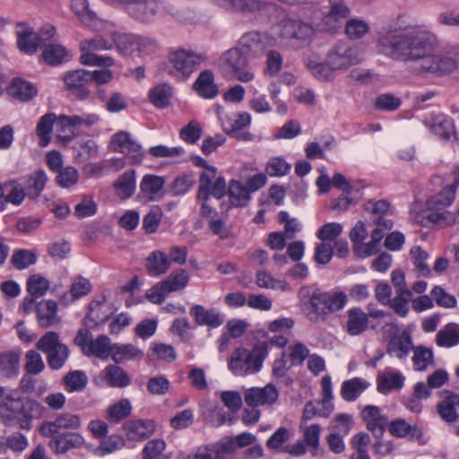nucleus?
I'll return each instance as SVG.
<instances>
[{"label":"nucleus","instance_id":"61","mask_svg":"<svg viewBox=\"0 0 459 459\" xmlns=\"http://www.w3.org/2000/svg\"><path fill=\"white\" fill-rule=\"evenodd\" d=\"M216 169L214 167H207L202 172L199 179V189L197 197L199 200L206 201L210 195V186L212 184V180L215 178Z\"/></svg>","mask_w":459,"mask_h":459},{"label":"nucleus","instance_id":"23","mask_svg":"<svg viewBox=\"0 0 459 459\" xmlns=\"http://www.w3.org/2000/svg\"><path fill=\"white\" fill-rule=\"evenodd\" d=\"M64 82L68 90L81 100L86 99L89 90L86 85L91 82L90 71L80 69L65 74Z\"/></svg>","mask_w":459,"mask_h":459},{"label":"nucleus","instance_id":"33","mask_svg":"<svg viewBox=\"0 0 459 459\" xmlns=\"http://www.w3.org/2000/svg\"><path fill=\"white\" fill-rule=\"evenodd\" d=\"M190 315L194 317L196 324L200 325H208L215 328L222 324L221 315L214 308L206 309L204 306L195 305L190 308Z\"/></svg>","mask_w":459,"mask_h":459},{"label":"nucleus","instance_id":"7","mask_svg":"<svg viewBox=\"0 0 459 459\" xmlns=\"http://www.w3.org/2000/svg\"><path fill=\"white\" fill-rule=\"evenodd\" d=\"M111 48L112 44L100 35L92 39H83L80 44V50L82 52L80 61L84 65L111 66L114 63L111 56H100L95 53Z\"/></svg>","mask_w":459,"mask_h":459},{"label":"nucleus","instance_id":"8","mask_svg":"<svg viewBox=\"0 0 459 459\" xmlns=\"http://www.w3.org/2000/svg\"><path fill=\"white\" fill-rule=\"evenodd\" d=\"M74 342L85 356H95L100 359L111 357L113 345L107 335H100L93 340L89 330L80 329Z\"/></svg>","mask_w":459,"mask_h":459},{"label":"nucleus","instance_id":"54","mask_svg":"<svg viewBox=\"0 0 459 459\" xmlns=\"http://www.w3.org/2000/svg\"><path fill=\"white\" fill-rule=\"evenodd\" d=\"M10 262L15 269L24 270L36 264L37 254L31 250L17 249L13 251Z\"/></svg>","mask_w":459,"mask_h":459},{"label":"nucleus","instance_id":"38","mask_svg":"<svg viewBox=\"0 0 459 459\" xmlns=\"http://www.w3.org/2000/svg\"><path fill=\"white\" fill-rule=\"evenodd\" d=\"M101 374L107 384L111 387L124 388L131 383L129 375L117 365H108Z\"/></svg>","mask_w":459,"mask_h":459},{"label":"nucleus","instance_id":"59","mask_svg":"<svg viewBox=\"0 0 459 459\" xmlns=\"http://www.w3.org/2000/svg\"><path fill=\"white\" fill-rule=\"evenodd\" d=\"M411 255L415 270L420 276H427L430 273V268L427 263L429 255L420 247H414L411 249Z\"/></svg>","mask_w":459,"mask_h":459},{"label":"nucleus","instance_id":"63","mask_svg":"<svg viewBox=\"0 0 459 459\" xmlns=\"http://www.w3.org/2000/svg\"><path fill=\"white\" fill-rule=\"evenodd\" d=\"M203 134V128L199 122L191 120L179 132L180 138L190 144L195 143Z\"/></svg>","mask_w":459,"mask_h":459},{"label":"nucleus","instance_id":"32","mask_svg":"<svg viewBox=\"0 0 459 459\" xmlns=\"http://www.w3.org/2000/svg\"><path fill=\"white\" fill-rule=\"evenodd\" d=\"M145 268L151 276H160L166 273L170 268V260L167 253L155 250L147 256Z\"/></svg>","mask_w":459,"mask_h":459},{"label":"nucleus","instance_id":"4","mask_svg":"<svg viewBox=\"0 0 459 459\" xmlns=\"http://www.w3.org/2000/svg\"><path fill=\"white\" fill-rule=\"evenodd\" d=\"M221 71L228 76L241 82L255 79V72L249 65L247 55L237 46L225 51L219 60Z\"/></svg>","mask_w":459,"mask_h":459},{"label":"nucleus","instance_id":"36","mask_svg":"<svg viewBox=\"0 0 459 459\" xmlns=\"http://www.w3.org/2000/svg\"><path fill=\"white\" fill-rule=\"evenodd\" d=\"M91 290V283L89 279L77 275L74 278L70 290L62 297V300L65 303H72L75 300L88 295Z\"/></svg>","mask_w":459,"mask_h":459},{"label":"nucleus","instance_id":"58","mask_svg":"<svg viewBox=\"0 0 459 459\" xmlns=\"http://www.w3.org/2000/svg\"><path fill=\"white\" fill-rule=\"evenodd\" d=\"M368 30V23L361 19H350L345 23V33L351 39H361Z\"/></svg>","mask_w":459,"mask_h":459},{"label":"nucleus","instance_id":"14","mask_svg":"<svg viewBox=\"0 0 459 459\" xmlns=\"http://www.w3.org/2000/svg\"><path fill=\"white\" fill-rule=\"evenodd\" d=\"M314 34V28L299 20L285 19L280 23V36L283 39H295L302 44H307Z\"/></svg>","mask_w":459,"mask_h":459},{"label":"nucleus","instance_id":"56","mask_svg":"<svg viewBox=\"0 0 459 459\" xmlns=\"http://www.w3.org/2000/svg\"><path fill=\"white\" fill-rule=\"evenodd\" d=\"M172 89L168 84L159 85L150 91L149 97L153 105L165 108L169 104Z\"/></svg>","mask_w":459,"mask_h":459},{"label":"nucleus","instance_id":"29","mask_svg":"<svg viewBox=\"0 0 459 459\" xmlns=\"http://www.w3.org/2000/svg\"><path fill=\"white\" fill-rule=\"evenodd\" d=\"M25 196L27 193L24 186L14 181L0 185V211L4 209L6 203L21 204Z\"/></svg>","mask_w":459,"mask_h":459},{"label":"nucleus","instance_id":"18","mask_svg":"<svg viewBox=\"0 0 459 459\" xmlns=\"http://www.w3.org/2000/svg\"><path fill=\"white\" fill-rule=\"evenodd\" d=\"M347 302V296L343 292L313 293L310 299L312 307L316 313L326 315L342 309Z\"/></svg>","mask_w":459,"mask_h":459},{"label":"nucleus","instance_id":"21","mask_svg":"<svg viewBox=\"0 0 459 459\" xmlns=\"http://www.w3.org/2000/svg\"><path fill=\"white\" fill-rule=\"evenodd\" d=\"M424 124L437 136L448 140L455 135L454 121L448 116L437 112L428 115L424 119Z\"/></svg>","mask_w":459,"mask_h":459},{"label":"nucleus","instance_id":"17","mask_svg":"<svg viewBox=\"0 0 459 459\" xmlns=\"http://www.w3.org/2000/svg\"><path fill=\"white\" fill-rule=\"evenodd\" d=\"M329 10L322 18V26L328 31L340 29L351 13L344 0H328Z\"/></svg>","mask_w":459,"mask_h":459},{"label":"nucleus","instance_id":"19","mask_svg":"<svg viewBox=\"0 0 459 459\" xmlns=\"http://www.w3.org/2000/svg\"><path fill=\"white\" fill-rule=\"evenodd\" d=\"M278 389L273 384H267L264 387H251L244 393L245 403L253 408L271 406L278 400Z\"/></svg>","mask_w":459,"mask_h":459},{"label":"nucleus","instance_id":"53","mask_svg":"<svg viewBox=\"0 0 459 459\" xmlns=\"http://www.w3.org/2000/svg\"><path fill=\"white\" fill-rule=\"evenodd\" d=\"M255 282L258 287L263 289L280 290L282 291L290 290V286L285 281L273 278L271 273L264 270L256 272Z\"/></svg>","mask_w":459,"mask_h":459},{"label":"nucleus","instance_id":"42","mask_svg":"<svg viewBox=\"0 0 459 459\" xmlns=\"http://www.w3.org/2000/svg\"><path fill=\"white\" fill-rule=\"evenodd\" d=\"M84 438L76 433L59 435L51 442V447L56 454H65L71 448L82 446Z\"/></svg>","mask_w":459,"mask_h":459},{"label":"nucleus","instance_id":"48","mask_svg":"<svg viewBox=\"0 0 459 459\" xmlns=\"http://www.w3.org/2000/svg\"><path fill=\"white\" fill-rule=\"evenodd\" d=\"M48 177L44 170L38 169L30 174L25 183V191L29 198H37L45 187Z\"/></svg>","mask_w":459,"mask_h":459},{"label":"nucleus","instance_id":"12","mask_svg":"<svg viewBox=\"0 0 459 459\" xmlns=\"http://www.w3.org/2000/svg\"><path fill=\"white\" fill-rule=\"evenodd\" d=\"M276 39L267 33L250 31L244 34L238 42V47L247 55L258 57L264 54L267 48L273 47Z\"/></svg>","mask_w":459,"mask_h":459},{"label":"nucleus","instance_id":"3","mask_svg":"<svg viewBox=\"0 0 459 459\" xmlns=\"http://www.w3.org/2000/svg\"><path fill=\"white\" fill-rule=\"evenodd\" d=\"M267 344L260 342L252 351L245 348L236 349L230 359L229 369L236 376H247L258 372L266 357Z\"/></svg>","mask_w":459,"mask_h":459},{"label":"nucleus","instance_id":"52","mask_svg":"<svg viewBox=\"0 0 459 459\" xmlns=\"http://www.w3.org/2000/svg\"><path fill=\"white\" fill-rule=\"evenodd\" d=\"M112 39L117 49L125 56L130 55L135 50L136 35L115 31L112 33Z\"/></svg>","mask_w":459,"mask_h":459},{"label":"nucleus","instance_id":"28","mask_svg":"<svg viewBox=\"0 0 459 459\" xmlns=\"http://www.w3.org/2000/svg\"><path fill=\"white\" fill-rule=\"evenodd\" d=\"M368 326V316L361 308L354 307L347 311L345 331L348 334L355 336L364 333Z\"/></svg>","mask_w":459,"mask_h":459},{"label":"nucleus","instance_id":"44","mask_svg":"<svg viewBox=\"0 0 459 459\" xmlns=\"http://www.w3.org/2000/svg\"><path fill=\"white\" fill-rule=\"evenodd\" d=\"M436 343L439 347L451 348L459 344V325L448 323L436 335Z\"/></svg>","mask_w":459,"mask_h":459},{"label":"nucleus","instance_id":"57","mask_svg":"<svg viewBox=\"0 0 459 459\" xmlns=\"http://www.w3.org/2000/svg\"><path fill=\"white\" fill-rule=\"evenodd\" d=\"M352 424V416L350 414L342 413L335 416V418L332 420L329 429L331 433L345 437L349 434Z\"/></svg>","mask_w":459,"mask_h":459},{"label":"nucleus","instance_id":"9","mask_svg":"<svg viewBox=\"0 0 459 459\" xmlns=\"http://www.w3.org/2000/svg\"><path fill=\"white\" fill-rule=\"evenodd\" d=\"M326 60L333 70H346L362 61L359 51L348 42H337L327 53Z\"/></svg>","mask_w":459,"mask_h":459},{"label":"nucleus","instance_id":"16","mask_svg":"<svg viewBox=\"0 0 459 459\" xmlns=\"http://www.w3.org/2000/svg\"><path fill=\"white\" fill-rule=\"evenodd\" d=\"M82 425L79 415L71 412L58 414L54 420L45 421L40 426V433L46 437H53L62 430H75Z\"/></svg>","mask_w":459,"mask_h":459},{"label":"nucleus","instance_id":"15","mask_svg":"<svg viewBox=\"0 0 459 459\" xmlns=\"http://www.w3.org/2000/svg\"><path fill=\"white\" fill-rule=\"evenodd\" d=\"M321 387L323 392V398L321 401V409H316L312 402H307L303 410V420H311L315 416L328 417L333 410L332 403V380L329 376H325L321 379Z\"/></svg>","mask_w":459,"mask_h":459},{"label":"nucleus","instance_id":"26","mask_svg":"<svg viewBox=\"0 0 459 459\" xmlns=\"http://www.w3.org/2000/svg\"><path fill=\"white\" fill-rule=\"evenodd\" d=\"M404 380L400 371L387 369L377 374V389L380 394H386L393 390L402 389Z\"/></svg>","mask_w":459,"mask_h":459},{"label":"nucleus","instance_id":"37","mask_svg":"<svg viewBox=\"0 0 459 459\" xmlns=\"http://www.w3.org/2000/svg\"><path fill=\"white\" fill-rule=\"evenodd\" d=\"M250 115L247 112L230 113L226 114L221 118V126L223 131L231 136L242 130L245 126H247L250 124Z\"/></svg>","mask_w":459,"mask_h":459},{"label":"nucleus","instance_id":"40","mask_svg":"<svg viewBox=\"0 0 459 459\" xmlns=\"http://www.w3.org/2000/svg\"><path fill=\"white\" fill-rule=\"evenodd\" d=\"M113 187L120 199L131 197L135 190V171L134 169L125 171L113 183Z\"/></svg>","mask_w":459,"mask_h":459},{"label":"nucleus","instance_id":"41","mask_svg":"<svg viewBox=\"0 0 459 459\" xmlns=\"http://www.w3.org/2000/svg\"><path fill=\"white\" fill-rule=\"evenodd\" d=\"M20 368V353L7 351L0 353V375L12 378L18 375Z\"/></svg>","mask_w":459,"mask_h":459},{"label":"nucleus","instance_id":"30","mask_svg":"<svg viewBox=\"0 0 459 459\" xmlns=\"http://www.w3.org/2000/svg\"><path fill=\"white\" fill-rule=\"evenodd\" d=\"M164 178L155 175H145L141 183V194L150 201L160 200L164 194Z\"/></svg>","mask_w":459,"mask_h":459},{"label":"nucleus","instance_id":"39","mask_svg":"<svg viewBox=\"0 0 459 459\" xmlns=\"http://www.w3.org/2000/svg\"><path fill=\"white\" fill-rule=\"evenodd\" d=\"M17 45L21 51L26 54H33L37 51L39 42L31 28L20 25L17 30Z\"/></svg>","mask_w":459,"mask_h":459},{"label":"nucleus","instance_id":"1","mask_svg":"<svg viewBox=\"0 0 459 459\" xmlns=\"http://www.w3.org/2000/svg\"><path fill=\"white\" fill-rule=\"evenodd\" d=\"M437 45L436 36L422 30L391 29L377 39L381 54L394 60L411 63L412 69L419 74H450L459 67V53H435Z\"/></svg>","mask_w":459,"mask_h":459},{"label":"nucleus","instance_id":"35","mask_svg":"<svg viewBox=\"0 0 459 459\" xmlns=\"http://www.w3.org/2000/svg\"><path fill=\"white\" fill-rule=\"evenodd\" d=\"M455 193V186H446L437 195L430 196L426 204L429 209L436 212H450L446 208L454 202Z\"/></svg>","mask_w":459,"mask_h":459},{"label":"nucleus","instance_id":"55","mask_svg":"<svg viewBox=\"0 0 459 459\" xmlns=\"http://www.w3.org/2000/svg\"><path fill=\"white\" fill-rule=\"evenodd\" d=\"M26 288L30 296L40 298L49 289V281L40 274H33L27 280Z\"/></svg>","mask_w":459,"mask_h":459},{"label":"nucleus","instance_id":"11","mask_svg":"<svg viewBox=\"0 0 459 459\" xmlns=\"http://www.w3.org/2000/svg\"><path fill=\"white\" fill-rule=\"evenodd\" d=\"M204 56L199 54L179 50L169 56V73L180 80H185L204 62Z\"/></svg>","mask_w":459,"mask_h":459},{"label":"nucleus","instance_id":"6","mask_svg":"<svg viewBox=\"0 0 459 459\" xmlns=\"http://www.w3.org/2000/svg\"><path fill=\"white\" fill-rule=\"evenodd\" d=\"M189 279V273L185 269H178L149 289L146 299L153 304H161L169 293L185 289Z\"/></svg>","mask_w":459,"mask_h":459},{"label":"nucleus","instance_id":"49","mask_svg":"<svg viewBox=\"0 0 459 459\" xmlns=\"http://www.w3.org/2000/svg\"><path fill=\"white\" fill-rule=\"evenodd\" d=\"M66 48L60 44H46L41 56L45 63L49 65L62 64L67 57Z\"/></svg>","mask_w":459,"mask_h":459},{"label":"nucleus","instance_id":"45","mask_svg":"<svg viewBox=\"0 0 459 459\" xmlns=\"http://www.w3.org/2000/svg\"><path fill=\"white\" fill-rule=\"evenodd\" d=\"M8 93L18 100L28 101L36 95L37 91L31 83L20 78H15L8 87Z\"/></svg>","mask_w":459,"mask_h":459},{"label":"nucleus","instance_id":"62","mask_svg":"<svg viewBox=\"0 0 459 459\" xmlns=\"http://www.w3.org/2000/svg\"><path fill=\"white\" fill-rule=\"evenodd\" d=\"M45 369V363L41 355L34 351L30 350L25 354L24 370L27 373L39 375Z\"/></svg>","mask_w":459,"mask_h":459},{"label":"nucleus","instance_id":"25","mask_svg":"<svg viewBox=\"0 0 459 459\" xmlns=\"http://www.w3.org/2000/svg\"><path fill=\"white\" fill-rule=\"evenodd\" d=\"M129 440L138 441L148 438L155 430V424L149 420H131L123 425Z\"/></svg>","mask_w":459,"mask_h":459},{"label":"nucleus","instance_id":"31","mask_svg":"<svg viewBox=\"0 0 459 459\" xmlns=\"http://www.w3.org/2000/svg\"><path fill=\"white\" fill-rule=\"evenodd\" d=\"M58 117L54 113H48L42 116L37 125V134L39 137V144L43 147L47 146L50 142V134L53 126H56V120ZM58 132V136L63 137L61 128L56 127ZM68 141L71 139V135H64Z\"/></svg>","mask_w":459,"mask_h":459},{"label":"nucleus","instance_id":"47","mask_svg":"<svg viewBox=\"0 0 459 459\" xmlns=\"http://www.w3.org/2000/svg\"><path fill=\"white\" fill-rule=\"evenodd\" d=\"M143 352L133 344H113L111 358L116 363L142 359Z\"/></svg>","mask_w":459,"mask_h":459},{"label":"nucleus","instance_id":"24","mask_svg":"<svg viewBox=\"0 0 459 459\" xmlns=\"http://www.w3.org/2000/svg\"><path fill=\"white\" fill-rule=\"evenodd\" d=\"M37 321L41 328H50L61 323L57 304L54 300H41L36 306Z\"/></svg>","mask_w":459,"mask_h":459},{"label":"nucleus","instance_id":"34","mask_svg":"<svg viewBox=\"0 0 459 459\" xmlns=\"http://www.w3.org/2000/svg\"><path fill=\"white\" fill-rule=\"evenodd\" d=\"M412 349V342L410 335L403 332L399 335L390 338L386 351L390 356L397 359H404Z\"/></svg>","mask_w":459,"mask_h":459},{"label":"nucleus","instance_id":"2","mask_svg":"<svg viewBox=\"0 0 459 459\" xmlns=\"http://www.w3.org/2000/svg\"><path fill=\"white\" fill-rule=\"evenodd\" d=\"M42 406L30 398H23L17 389L0 385V420L5 427L18 426L24 430L32 428V420L39 417Z\"/></svg>","mask_w":459,"mask_h":459},{"label":"nucleus","instance_id":"5","mask_svg":"<svg viewBox=\"0 0 459 459\" xmlns=\"http://www.w3.org/2000/svg\"><path fill=\"white\" fill-rule=\"evenodd\" d=\"M36 348L47 354L48 367L53 370L60 369L66 362L70 350L60 341L56 332L49 331L43 334L36 343Z\"/></svg>","mask_w":459,"mask_h":459},{"label":"nucleus","instance_id":"27","mask_svg":"<svg viewBox=\"0 0 459 459\" xmlns=\"http://www.w3.org/2000/svg\"><path fill=\"white\" fill-rule=\"evenodd\" d=\"M441 401L437 409L442 418L446 422H454L457 419L456 407L459 406V394L455 392L445 390L441 392Z\"/></svg>","mask_w":459,"mask_h":459},{"label":"nucleus","instance_id":"43","mask_svg":"<svg viewBox=\"0 0 459 459\" xmlns=\"http://www.w3.org/2000/svg\"><path fill=\"white\" fill-rule=\"evenodd\" d=\"M196 92L203 98L212 99L218 94V88L213 82V74L211 71H203L194 84Z\"/></svg>","mask_w":459,"mask_h":459},{"label":"nucleus","instance_id":"50","mask_svg":"<svg viewBox=\"0 0 459 459\" xmlns=\"http://www.w3.org/2000/svg\"><path fill=\"white\" fill-rule=\"evenodd\" d=\"M62 382L67 392H80L86 387L88 384V377L83 371L74 370L66 373L64 376Z\"/></svg>","mask_w":459,"mask_h":459},{"label":"nucleus","instance_id":"13","mask_svg":"<svg viewBox=\"0 0 459 459\" xmlns=\"http://www.w3.org/2000/svg\"><path fill=\"white\" fill-rule=\"evenodd\" d=\"M109 146L112 151L128 156L134 163H139L143 160L141 144L128 132L120 131L115 134L111 137Z\"/></svg>","mask_w":459,"mask_h":459},{"label":"nucleus","instance_id":"51","mask_svg":"<svg viewBox=\"0 0 459 459\" xmlns=\"http://www.w3.org/2000/svg\"><path fill=\"white\" fill-rule=\"evenodd\" d=\"M230 203L234 206H245L250 200V192L239 181L232 180L229 186Z\"/></svg>","mask_w":459,"mask_h":459},{"label":"nucleus","instance_id":"10","mask_svg":"<svg viewBox=\"0 0 459 459\" xmlns=\"http://www.w3.org/2000/svg\"><path fill=\"white\" fill-rule=\"evenodd\" d=\"M411 219L420 226L429 227L437 225L441 228L456 223L454 212H436L434 210L423 208L420 203H414L410 210Z\"/></svg>","mask_w":459,"mask_h":459},{"label":"nucleus","instance_id":"46","mask_svg":"<svg viewBox=\"0 0 459 459\" xmlns=\"http://www.w3.org/2000/svg\"><path fill=\"white\" fill-rule=\"evenodd\" d=\"M369 384L365 379L354 377L342 383L341 388L342 397L348 402L356 400L368 387Z\"/></svg>","mask_w":459,"mask_h":459},{"label":"nucleus","instance_id":"20","mask_svg":"<svg viewBox=\"0 0 459 459\" xmlns=\"http://www.w3.org/2000/svg\"><path fill=\"white\" fill-rule=\"evenodd\" d=\"M126 10L134 19L148 23L153 21L159 4L156 0H122Z\"/></svg>","mask_w":459,"mask_h":459},{"label":"nucleus","instance_id":"22","mask_svg":"<svg viewBox=\"0 0 459 459\" xmlns=\"http://www.w3.org/2000/svg\"><path fill=\"white\" fill-rule=\"evenodd\" d=\"M100 117L96 114H82V116H59L56 120V127L61 128V132L65 135L73 134L77 128L91 127L97 124Z\"/></svg>","mask_w":459,"mask_h":459},{"label":"nucleus","instance_id":"60","mask_svg":"<svg viewBox=\"0 0 459 459\" xmlns=\"http://www.w3.org/2000/svg\"><path fill=\"white\" fill-rule=\"evenodd\" d=\"M132 411V406L128 399H121L117 403L108 406L107 409V417L109 420L119 421L126 418Z\"/></svg>","mask_w":459,"mask_h":459},{"label":"nucleus","instance_id":"64","mask_svg":"<svg viewBox=\"0 0 459 459\" xmlns=\"http://www.w3.org/2000/svg\"><path fill=\"white\" fill-rule=\"evenodd\" d=\"M165 448L166 443L163 439H152L143 449V459H160Z\"/></svg>","mask_w":459,"mask_h":459}]
</instances>
